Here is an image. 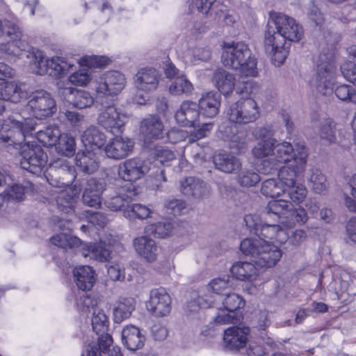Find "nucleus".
Listing matches in <instances>:
<instances>
[{"label": "nucleus", "instance_id": "obj_18", "mask_svg": "<svg viewBox=\"0 0 356 356\" xmlns=\"http://www.w3.org/2000/svg\"><path fill=\"white\" fill-rule=\"evenodd\" d=\"M161 74L152 67L142 68L138 71L134 77V85L138 90L149 93L158 88Z\"/></svg>", "mask_w": 356, "mask_h": 356}, {"label": "nucleus", "instance_id": "obj_24", "mask_svg": "<svg viewBox=\"0 0 356 356\" xmlns=\"http://www.w3.org/2000/svg\"><path fill=\"white\" fill-rule=\"evenodd\" d=\"M76 164L83 175H92L99 168L97 152L90 149L78 152L76 155Z\"/></svg>", "mask_w": 356, "mask_h": 356}, {"label": "nucleus", "instance_id": "obj_46", "mask_svg": "<svg viewBox=\"0 0 356 356\" xmlns=\"http://www.w3.org/2000/svg\"><path fill=\"white\" fill-rule=\"evenodd\" d=\"M3 29L4 36L6 35L13 40V42L9 44V48L17 45L19 50H25L26 45L24 44L21 43L20 45L17 44V41L21 39L22 35V31L18 26L9 20H4Z\"/></svg>", "mask_w": 356, "mask_h": 356}, {"label": "nucleus", "instance_id": "obj_53", "mask_svg": "<svg viewBox=\"0 0 356 356\" xmlns=\"http://www.w3.org/2000/svg\"><path fill=\"white\" fill-rule=\"evenodd\" d=\"M165 209L175 216H181L188 212V209L186 202L182 200L170 199L164 203Z\"/></svg>", "mask_w": 356, "mask_h": 356}, {"label": "nucleus", "instance_id": "obj_23", "mask_svg": "<svg viewBox=\"0 0 356 356\" xmlns=\"http://www.w3.org/2000/svg\"><path fill=\"white\" fill-rule=\"evenodd\" d=\"M134 144L130 139L116 137L106 146L105 153L109 158L122 159L127 156L132 151Z\"/></svg>", "mask_w": 356, "mask_h": 356}, {"label": "nucleus", "instance_id": "obj_56", "mask_svg": "<svg viewBox=\"0 0 356 356\" xmlns=\"http://www.w3.org/2000/svg\"><path fill=\"white\" fill-rule=\"evenodd\" d=\"M97 301L86 291L80 293L76 300L77 309L83 313H87L90 308L95 309Z\"/></svg>", "mask_w": 356, "mask_h": 356}, {"label": "nucleus", "instance_id": "obj_4", "mask_svg": "<svg viewBox=\"0 0 356 356\" xmlns=\"http://www.w3.org/2000/svg\"><path fill=\"white\" fill-rule=\"evenodd\" d=\"M221 61L225 67L238 71L241 76H257V59L243 42L225 44Z\"/></svg>", "mask_w": 356, "mask_h": 356}, {"label": "nucleus", "instance_id": "obj_7", "mask_svg": "<svg viewBox=\"0 0 356 356\" xmlns=\"http://www.w3.org/2000/svg\"><path fill=\"white\" fill-rule=\"evenodd\" d=\"M175 120L183 127H193V134L189 140L195 141L205 137L213 127V123H200V109L197 104L192 101H184L175 113Z\"/></svg>", "mask_w": 356, "mask_h": 356}, {"label": "nucleus", "instance_id": "obj_15", "mask_svg": "<svg viewBox=\"0 0 356 356\" xmlns=\"http://www.w3.org/2000/svg\"><path fill=\"white\" fill-rule=\"evenodd\" d=\"M110 170L113 175L118 174L119 178H124L125 176L140 178L150 170H152L149 175L150 178H165L164 169L152 168L138 159L127 160L122 164L113 166Z\"/></svg>", "mask_w": 356, "mask_h": 356}, {"label": "nucleus", "instance_id": "obj_3", "mask_svg": "<svg viewBox=\"0 0 356 356\" xmlns=\"http://www.w3.org/2000/svg\"><path fill=\"white\" fill-rule=\"evenodd\" d=\"M273 156L277 162H289L278 171V178L300 176L307 162V152L302 143H296L295 147L289 142L275 143Z\"/></svg>", "mask_w": 356, "mask_h": 356}, {"label": "nucleus", "instance_id": "obj_1", "mask_svg": "<svg viewBox=\"0 0 356 356\" xmlns=\"http://www.w3.org/2000/svg\"><path fill=\"white\" fill-rule=\"evenodd\" d=\"M303 33L302 27L293 17L270 12L264 39L265 51L281 65L288 56L291 42L300 40Z\"/></svg>", "mask_w": 356, "mask_h": 356}, {"label": "nucleus", "instance_id": "obj_61", "mask_svg": "<svg viewBox=\"0 0 356 356\" xmlns=\"http://www.w3.org/2000/svg\"><path fill=\"white\" fill-rule=\"evenodd\" d=\"M257 84L252 80L238 81L236 85V92L241 95H248L254 93L258 90Z\"/></svg>", "mask_w": 356, "mask_h": 356}, {"label": "nucleus", "instance_id": "obj_58", "mask_svg": "<svg viewBox=\"0 0 356 356\" xmlns=\"http://www.w3.org/2000/svg\"><path fill=\"white\" fill-rule=\"evenodd\" d=\"M211 303L210 300H207L202 296H197L196 298L188 302L186 311L189 314H195L201 309L210 307Z\"/></svg>", "mask_w": 356, "mask_h": 356}, {"label": "nucleus", "instance_id": "obj_31", "mask_svg": "<svg viewBox=\"0 0 356 356\" xmlns=\"http://www.w3.org/2000/svg\"><path fill=\"white\" fill-rule=\"evenodd\" d=\"M236 279L241 281L252 282L259 275V270L252 262L237 261L230 268Z\"/></svg>", "mask_w": 356, "mask_h": 356}, {"label": "nucleus", "instance_id": "obj_49", "mask_svg": "<svg viewBox=\"0 0 356 356\" xmlns=\"http://www.w3.org/2000/svg\"><path fill=\"white\" fill-rule=\"evenodd\" d=\"M286 191L294 202L302 201L307 195V189L302 184H297L296 179H286Z\"/></svg>", "mask_w": 356, "mask_h": 356}, {"label": "nucleus", "instance_id": "obj_51", "mask_svg": "<svg viewBox=\"0 0 356 356\" xmlns=\"http://www.w3.org/2000/svg\"><path fill=\"white\" fill-rule=\"evenodd\" d=\"M32 184L26 181L23 184H15L10 186L6 192L8 199L20 201L23 200L25 193L32 191Z\"/></svg>", "mask_w": 356, "mask_h": 356}, {"label": "nucleus", "instance_id": "obj_5", "mask_svg": "<svg viewBox=\"0 0 356 356\" xmlns=\"http://www.w3.org/2000/svg\"><path fill=\"white\" fill-rule=\"evenodd\" d=\"M241 252L252 257V262L261 268H272L281 259L282 252L275 245L262 238H245L241 242Z\"/></svg>", "mask_w": 356, "mask_h": 356}, {"label": "nucleus", "instance_id": "obj_37", "mask_svg": "<svg viewBox=\"0 0 356 356\" xmlns=\"http://www.w3.org/2000/svg\"><path fill=\"white\" fill-rule=\"evenodd\" d=\"M174 224L168 220L151 223L145 227V233L148 236L165 238L172 235Z\"/></svg>", "mask_w": 356, "mask_h": 356}, {"label": "nucleus", "instance_id": "obj_44", "mask_svg": "<svg viewBox=\"0 0 356 356\" xmlns=\"http://www.w3.org/2000/svg\"><path fill=\"white\" fill-rule=\"evenodd\" d=\"M65 91L74 95V99L72 101L73 106L79 109H83L90 106L94 103V99L90 92L85 90H74L71 88H67Z\"/></svg>", "mask_w": 356, "mask_h": 356}, {"label": "nucleus", "instance_id": "obj_63", "mask_svg": "<svg viewBox=\"0 0 356 356\" xmlns=\"http://www.w3.org/2000/svg\"><path fill=\"white\" fill-rule=\"evenodd\" d=\"M341 72L344 78L356 86V65L350 61L343 64L341 67Z\"/></svg>", "mask_w": 356, "mask_h": 356}, {"label": "nucleus", "instance_id": "obj_35", "mask_svg": "<svg viewBox=\"0 0 356 356\" xmlns=\"http://www.w3.org/2000/svg\"><path fill=\"white\" fill-rule=\"evenodd\" d=\"M213 81L218 90L225 96L229 95L235 87L234 75L223 69L215 71L213 75Z\"/></svg>", "mask_w": 356, "mask_h": 356}, {"label": "nucleus", "instance_id": "obj_36", "mask_svg": "<svg viewBox=\"0 0 356 356\" xmlns=\"http://www.w3.org/2000/svg\"><path fill=\"white\" fill-rule=\"evenodd\" d=\"M60 136L61 132L58 127L55 124H49L44 127V129L38 130L36 132V137L38 141L47 147L56 145Z\"/></svg>", "mask_w": 356, "mask_h": 356}, {"label": "nucleus", "instance_id": "obj_54", "mask_svg": "<svg viewBox=\"0 0 356 356\" xmlns=\"http://www.w3.org/2000/svg\"><path fill=\"white\" fill-rule=\"evenodd\" d=\"M224 308L229 312H235L238 309L245 305V301L241 296L234 293H228L222 301Z\"/></svg>", "mask_w": 356, "mask_h": 356}, {"label": "nucleus", "instance_id": "obj_41", "mask_svg": "<svg viewBox=\"0 0 356 356\" xmlns=\"http://www.w3.org/2000/svg\"><path fill=\"white\" fill-rule=\"evenodd\" d=\"M286 202L290 204L291 207H289V209L285 211L286 214L282 216V220L285 221L284 227L288 229L293 226L296 222H305L307 221L305 211L302 209H293V206L291 202L288 201Z\"/></svg>", "mask_w": 356, "mask_h": 356}, {"label": "nucleus", "instance_id": "obj_19", "mask_svg": "<svg viewBox=\"0 0 356 356\" xmlns=\"http://www.w3.org/2000/svg\"><path fill=\"white\" fill-rule=\"evenodd\" d=\"M133 245L138 255L148 263L155 261L161 253L160 246L148 235L134 238Z\"/></svg>", "mask_w": 356, "mask_h": 356}, {"label": "nucleus", "instance_id": "obj_38", "mask_svg": "<svg viewBox=\"0 0 356 356\" xmlns=\"http://www.w3.org/2000/svg\"><path fill=\"white\" fill-rule=\"evenodd\" d=\"M286 189V181L284 182L283 179H265L261 192L266 197L275 198L285 193Z\"/></svg>", "mask_w": 356, "mask_h": 356}, {"label": "nucleus", "instance_id": "obj_26", "mask_svg": "<svg viewBox=\"0 0 356 356\" xmlns=\"http://www.w3.org/2000/svg\"><path fill=\"white\" fill-rule=\"evenodd\" d=\"M136 308V300L130 297H120L113 304V319L115 323H121L129 318Z\"/></svg>", "mask_w": 356, "mask_h": 356}, {"label": "nucleus", "instance_id": "obj_64", "mask_svg": "<svg viewBox=\"0 0 356 356\" xmlns=\"http://www.w3.org/2000/svg\"><path fill=\"white\" fill-rule=\"evenodd\" d=\"M216 0H195L193 4H189V9L194 12L195 9L202 14H207Z\"/></svg>", "mask_w": 356, "mask_h": 356}, {"label": "nucleus", "instance_id": "obj_20", "mask_svg": "<svg viewBox=\"0 0 356 356\" xmlns=\"http://www.w3.org/2000/svg\"><path fill=\"white\" fill-rule=\"evenodd\" d=\"M147 307L156 316H166L171 310V298L163 288L152 289Z\"/></svg>", "mask_w": 356, "mask_h": 356}, {"label": "nucleus", "instance_id": "obj_40", "mask_svg": "<svg viewBox=\"0 0 356 356\" xmlns=\"http://www.w3.org/2000/svg\"><path fill=\"white\" fill-rule=\"evenodd\" d=\"M234 278L229 275L222 276L213 279L207 285L209 291L216 294L225 293L227 291L234 289Z\"/></svg>", "mask_w": 356, "mask_h": 356}, {"label": "nucleus", "instance_id": "obj_39", "mask_svg": "<svg viewBox=\"0 0 356 356\" xmlns=\"http://www.w3.org/2000/svg\"><path fill=\"white\" fill-rule=\"evenodd\" d=\"M194 90L193 85L185 75L178 76L169 86V92L173 95L188 96Z\"/></svg>", "mask_w": 356, "mask_h": 356}, {"label": "nucleus", "instance_id": "obj_6", "mask_svg": "<svg viewBox=\"0 0 356 356\" xmlns=\"http://www.w3.org/2000/svg\"><path fill=\"white\" fill-rule=\"evenodd\" d=\"M37 124L32 118H24L19 114L9 116L6 123L0 122V143L14 146L24 143L26 136L36 129Z\"/></svg>", "mask_w": 356, "mask_h": 356}, {"label": "nucleus", "instance_id": "obj_8", "mask_svg": "<svg viewBox=\"0 0 356 356\" xmlns=\"http://www.w3.org/2000/svg\"><path fill=\"white\" fill-rule=\"evenodd\" d=\"M336 66L332 52H321L316 61V73L311 85L319 93L327 95L332 91Z\"/></svg>", "mask_w": 356, "mask_h": 356}, {"label": "nucleus", "instance_id": "obj_42", "mask_svg": "<svg viewBox=\"0 0 356 356\" xmlns=\"http://www.w3.org/2000/svg\"><path fill=\"white\" fill-rule=\"evenodd\" d=\"M152 213V210L147 206L140 203L129 204L124 209V216L131 220H145L151 217Z\"/></svg>", "mask_w": 356, "mask_h": 356}, {"label": "nucleus", "instance_id": "obj_30", "mask_svg": "<svg viewBox=\"0 0 356 356\" xmlns=\"http://www.w3.org/2000/svg\"><path fill=\"white\" fill-rule=\"evenodd\" d=\"M106 140L104 134L95 126L88 128L82 135V142L85 146V150L98 152L104 145Z\"/></svg>", "mask_w": 356, "mask_h": 356}, {"label": "nucleus", "instance_id": "obj_48", "mask_svg": "<svg viewBox=\"0 0 356 356\" xmlns=\"http://www.w3.org/2000/svg\"><path fill=\"white\" fill-rule=\"evenodd\" d=\"M58 152L67 157L72 156L75 154L76 144L74 138L67 134H61L57 143Z\"/></svg>", "mask_w": 356, "mask_h": 356}, {"label": "nucleus", "instance_id": "obj_12", "mask_svg": "<svg viewBox=\"0 0 356 356\" xmlns=\"http://www.w3.org/2000/svg\"><path fill=\"white\" fill-rule=\"evenodd\" d=\"M227 115L233 123L248 124L259 118L260 108L253 99H241L229 106Z\"/></svg>", "mask_w": 356, "mask_h": 356}, {"label": "nucleus", "instance_id": "obj_34", "mask_svg": "<svg viewBox=\"0 0 356 356\" xmlns=\"http://www.w3.org/2000/svg\"><path fill=\"white\" fill-rule=\"evenodd\" d=\"M213 164L216 168L213 171L219 170L226 173H232L238 171L241 163L237 158L231 154L220 152L213 156Z\"/></svg>", "mask_w": 356, "mask_h": 356}, {"label": "nucleus", "instance_id": "obj_14", "mask_svg": "<svg viewBox=\"0 0 356 356\" xmlns=\"http://www.w3.org/2000/svg\"><path fill=\"white\" fill-rule=\"evenodd\" d=\"M21 156L20 163L22 168L36 174L40 171V168L46 163L47 155L40 146L35 142L22 143L17 145Z\"/></svg>", "mask_w": 356, "mask_h": 356}, {"label": "nucleus", "instance_id": "obj_47", "mask_svg": "<svg viewBox=\"0 0 356 356\" xmlns=\"http://www.w3.org/2000/svg\"><path fill=\"white\" fill-rule=\"evenodd\" d=\"M88 251V254L83 253V256L86 257L89 255L98 261H107L111 258L110 247L103 243L90 245Z\"/></svg>", "mask_w": 356, "mask_h": 356}, {"label": "nucleus", "instance_id": "obj_25", "mask_svg": "<svg viewBox=\"0 0 356 356\" xmlns=\"http://www.w3.org/2000/svg\"><path fill=\"white\" fill-rule=\"evenodd\" d=\"M140 130L145 136V143L152 139L163 138V124L158 116L150 115L143 120Z\"/></svg>", "mask_w": 356, "mask_h": 356}, {"label": "nucleus", "instance_id": "obj_16", "mask_svg": "<svg viewBox=\"0 0 356 356\" xmlns=\"http://www.w3.org/2000/svg\"><path fill=\"white\" fill-rule=\"evenodd\" d=\"M117 187L116 195L111 197L106 202V207L112 211L125 209L130 201L140 193V188L135 184L132 179H115Z\"/></svg>", "mask_w": 356, "mask_h": 356}, {"label": "nucleus", "instance_id": "obj_32", "mask_svg": "<svg viewBox=\"0 0 356 356\" xmlns=\"http://www.w3.org/2000/svg\"><path fill=\"white\" fill-rule=\"evenodd\" d=\"M180 190L185 196L195 198H200L209 191L202 179H182Z\"/></svg>", "mask_w": 356, "mask_h": 356}, {"label": "nucleus", "instance_id": "obj_17", "mask_svg": "<svg viewBox=\"0 0 356 356\" xmlns=\"http://www.w3.org/2000/svg\"><path fill=\"white\" fill-rule=\"evenodd\" d=\"M27 108L36 118L50 117L57 111L56 103L52 95L44 90L28 92Z\"/></svg>", "mask_w": 356, "mask_h": 356}, {"label": "nucleus", "instance_id": "obj_43", "mask_svg": "<svg viewBox=\"0 0 356 356\" xmlns=\"http://www.w3.org/2000/svg\"><path fill=\"white\" fill-rule=\"evenodd\" d=\"M276 143H277V141L273 138L260 140L252 148V154L257 159L265 158L270 155L273 156L274 148Z\"/></svg>", "mask_w": 356, "mask_h": 356}, {"label": "nucleus", "instance_id": "obj_50", "mask_svg": "<svg viewBox=\"0 0 356 356\" xmlns=\"http://www.w3.org/2000/svg\"><path fill=\"white\" fill-rule=\"evenodd\" d=\"M93 330L98 334L104 332L108 326V318L103 309L95 308L91 319Z\"/></svg>", "mask_w": 356, "mask_h": 356}, {"label": "nucleus", "instance_id": "obj_27", "mask_svg": "<svg viewBox=\"0 0 356 356\" xmlns=\"http://www.w3.org/2000/svg\"><path fill=\"white\" fill-rule=\"evenodd\" d=\"M122 341L127 349L135 351L143 347L145 337L134 325H127L122 331Z\"/></svg>", "mask_w": 356, "mask_h": 356}, {"label": "nucleus", "instance_id": "obj_62", "mask_svg": "<svg viewBox=\"0 0 356 356\" xmlns=\"http://www.w3.org/2000/svg\"><path fill=\"white\" fill-rule=\"evenodd\" d=\"M240 321V316L235 312L218 314L214 318V322L218 325L235 324Z\"/></svg>", "mask_w": 356, "mask_h": 356}, {"label": "nucleus", "instance_id": "obj_29", "mask_svg": "<svg viewBox=\"0 0 356 356\" xmlns=\"http://www.w3.org/2000/svg\"><path fill=\"white\" fill-rule=\"evenodd\" d=\"M28 92L24 85H17L14 82H5L0 85V99L17 103L21 99H26Z\"/></svg>", "mask_w": 356, "mask_h": 356}, {"label": "nucleus", "instance_id": "obj_21", "mask_svg": "<svg viewBox=\"0 0 356 356\" xmlns=\"http://www.w3.org/2000/svg\"><path fill=\"white\" fill-rule=\"evenodd\" d=\"M248 327H230L225 330L223 343L225 348L229 350H237L243 348L248 341L250 333Z\"/></svg>", "mask_w": 356, "mask_h": 356}, {"label": "nucleus", "instance_id": "obj_22", "mask_svg": "<svg viewBox=\"0 0 356 356\" xmlns=\"http://www.w3.org/2000/svg\"><path fill=\"white\" fill-rule=\"evenodd\" d=\"M105 187V179H88L82 196L83 203L91 207H99L101 204V194Z\"/></svg>", "mask_w": 356, "mask_h": 356}, {"label": "nucleus", "instance_id": "obj_28", "mask_svg": "<svg viewBox=\"0 0 356 356\" xmlns=\"http://www.w3.org/2000/svg\"><path fill=\"white\" fill-rule=\"evenodd\" d=\"M202 115L207 118H213L219 112L220 95L216 92H208L202 94L197 104Z\"/></svg>", "mask_w": 356, "mask_h": 356}, {"label": "nucleus", "instance_id": "obj_60", "mask_svg": "<svg viewBox=\"0 0 356 356\" xmlns=\"http://www.w3.org/2000/svg\"><path fill=\"white\" fill-rule=\"evenodd\" d=\"M318 134L321 139L332 143L335 140V135L332 127V122L329 119H325L321 122L318 126Z\"/></svg>", "mask_w": 356, "mask_h": 356}, {"label": "nucleus", "instance_id": "obj_57", "mask_svg": "<svg viewBox=\"0 0 356 356\" xmlns=\"http://www.w3.org/2000/svg\"><path fill=\"white\" fill-rule=\"evenodd\" d=\"M334 92L340 100L350 103H353V96L356 95L355 89L352 86L347 84L337 86Z\"/></svg>", "mask_w": 356, "mask_h": 356}, {"label": "nucleus", "instance_id": "obj_52", "mask_svg": "<svg viewBox=\"0 0 356 356\" xmlns=\"http://www.w3.org/2000/svg\"><path fill=\"white\" fill-rule=\"evenodd\" d=\"M51 242L56 246L62 248H72L80 243V239L67 233H60L51 238Z\"/></svg>", "mask_w": 356, "mask_h": 356}, {"label": "nucleus", "instance_id": "obj_9", "mask_svg": "<svg viewBox=\"0 0 356 356\" xmlns=\"http://www.w3.org/2000/svg\"><path fill=\"white\" fill-rule=\"evenodd\" d=\"M96 102L100 106L97 119V124L114 135L122 133L127 118L126 114L120 108L115 106L113 100L97 97Z\"/></svg>", "mask_w": 356, "mask_h": 356}, {"label": "nucleus", "instance_id": "obj_2", "mask_svg": "<svg viewBox=\"0 0 356 356\" xmlns=\"http://www.w3.org/2000/svg\"><path fill=\"white\" fill-rule=\"evenodd\" d=\"M291 205L284 200H273L268 202L259 216L249 214L244 217L245 225L257 238L275 240L280 243L288 241L289 232L280 225H284L282 216Z\"/></svg>", "mask_w": 356, "mask_h": 356}, {"label": "nucleus", "instance_id": "obj_13", "mask_svg": "<svg viewBox=\"0 0 356 356\" xmlns=\"http://www.w3.org/2000/svg\"><path fill=\"white\" fill-rule=\"evenodd\" d=\"M126 85L124 74L115 70L103 74L96 81L95 90L97 97L105 100H112L110 97L119 94Z\"/></svg>", "mask_w": 356, "mask_h": 356}, {"label": "nucleus", "instance_id": "obj_11", "mask_svg": "<svg viewBox=\"0 0 356 356\" xmlns=\"http://www.w3.org/2000/svg\"><path fill=\"white\" fill-rule=\"evenodd\" d=\"M31 66L37 74L44 75L48 74L51 76L58 77L70 72L74 65L58 56L49 59L44 56L42 51H37L34 53Z\"/></svg>", "mask_w": 356, "mask_h": 356}, {"label": "nucleus", "instance_id": "obj_59", "mask_svg": "<svg viewBox=\"0 0 356 356\" xmlns=\"http://www.w3.org/2000/svg\"><path fill=\"white\" fill-rule=\"evenodd\" d=\"M109 59L105 56H90L83 57L80 60V65L88 67H102L107 65Z\"/></svg>", "mask_w": 356, "mask_h": 356}, {"label": "nucleus", "instance_id": "obj_10", "mask_svg": "<svg viewBox=\"0 0 356 356\" xmlns=\"http://www.w3.org/2000/svg\"><path fill=\"white\" fill-rule=\"evenodd\" d=\"M51 186V191L56 193V203L58 209L65 213L74 211L79 194L81 190L79 179H73L70 184L61 183L60 179H46Z\"/></svg>", "mask_w": 356, "mask_h": 356}, {"label": "nucleus", "instance_id": "obj_55", "mask_svg": "<svg viewBox=\"0 0 356 356\" xmlns=\"http://www.w3.org/2000/svg\"><path fill=\"white\" fill-rule=\"evenodd\" d=\"M211 52L207 47L196 46L190 51V60L194 65L200 61H207L210 59Z\"/></svg>", "mask_w": 356, "mask_h": 356}, {"label": "nucleus", "instance_id": "obj_33", "mask_svg": "<svg viewBox=\"0 0 356 356\" xmlns=\"http://www.w3.org/2000/svg\"><path fill=\"white\" fill-rule=\"evenodd\" d=\"M74 282L78 288L83 291L90 290L95 281V271L89 266H81L74 271Z\"/></svg>", "mask_w": 356, "mask_h": 356}, {"label": "nucleus", "instance_id": "obj_45", "mask_svg": "<svg viewBox=\"0 0 356 356\" xmlns=\"http://www.w3.org/2000/svg\"><path fill=\"white\" fill-rule=\"evenodd\" d=\"M146 149L149 156L161 163L170 161L175 158L174 152L165 146L152 145L146 147Z\"/></svg>", "mask_w": 356, "mask_h": 356}]
</instances>
